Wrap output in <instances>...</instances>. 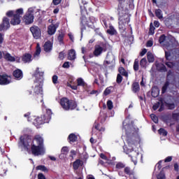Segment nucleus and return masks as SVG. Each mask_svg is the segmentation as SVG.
Masks as SVG:
<instances>
[{
  "label": "nucleus",
  "instance_id": "34",
  "mask_svg": "<svg viewBox=\"0 0 179 179\" xmlns=\"http://www.w3.org/2000/svg\"><path fill=\"white\" fill-rule=\"evenodd\" d=\"M77 86H82L83 87H85V86H86V83H85V80H83V78H78L77 79Z\"/></svg>",
  "mask_w": 179,
  "mask_h": 179
},
{
  "label": "nucleus",
  "instance_id": "38",
  "mask_svg": "<svg viewBox=\"0 0 179 179\" xmlns=\"http://www.w3.org/2000/svg\"><path fill=\"white\" fill-rule=\"evenodd\" d=\"M64 37H65V34H64L63 32L59 34L57 36L58 41H59L61 44H64Z\"/></svg>",
  "mask_w": 179,
  "mask_h": 179
},
{
  "label": "nucleus",
  "instance_id": "31",
  "mask_svg": "<svg viewBox=\"0 0 179 179\" xmlns=\"http://www.w3.org/2000/svg\"><path fill=\"white\" fill-rule=\"evenodd\" d=\"M147 59H148V62H150V63L155 62V56L153 55V54L152 52H148Z\"/></svg>",
  "mask_w": 179,
  "mask_h": 179
},
{
  "label": "nucleus",
  "instance_id": "40",
  "mask_svg": "<svg viewBox=\"0 0 179 179\" xmlns=\"http://www.w3.org/2000/svg\"><path fill=\"white\" fill-rule=\"evenodd\" d=\"M174 78V75L173 74V71L169 70L166 75V80H171Z\"/></svg>",
  "mask_w": 179,
  "mask_h": 179
},
{
  "label": "nucleus",
  "instance_id": "5",
  "mask_svg": "<svg viewBox=\"0 0 179 179\" xmlns=\"http://www.w3.org/2000/svg\"><path fill=\"white\" fill-rule=\"evenodd\" d=\"M34 9L29 8L27 13L23 16L22 20L24 23H33L34 22Z\"/></svg>",
  "mask_w": 179,
  "mask_h": 179
},
{
  "label": "nucleus",
  "instance_id": "32",
  "mask_svg": "<svg viewBox=\"0 0 179 179\" xmlns=\"http://www.w3.org/2000/svg\"><path fill=\"white\" fill-rule=\"evenodd\" d=\"M80 163L82 161L80 159H76L73 164V168L74 170H78L80 167Z\"/></svg>",
  "mask_w": 179,
  "mask_h": 179
},
{
  "label": "nucleus",
  "instance_id": "11",
  "mask_svg": "<svg viewBox=\"0 0 179 179\" xmlns=\"http://www.w3.org/2000/svg\"><path fill=\"white\" fill-rule=\"evenodd\" d=\"M8 78H10V76L7 74L0 75V85L1 86H6V85H9L10 83V80Z\"/></svg>",
  "mask_w": 179,
  "mask_h": 179
},
{
  "label": "nucleus",
  "instance_id": "26",
  "mask_svg": "<svg viewBox=\"0 0 179 179\" xmlns=\"http://www.w3.org/2000/svg\"><path fill=\"white\" fill-rule=\"evenodd\" d=\"M10 27V23H1L0 24V31H5V30H8Z\"/></svg>",
  "mask_w": 179,
  "mask_h": 179
},
{
  "label": "nucleus",
  "instance_id": "50",
  "mask_svg": "<svg viewBox=\"0 0 179 179\" xmlns=\"http://www.w3.org/2000/svg\"><path fill=\"white\" fill-rule=\"evenodd\" d=\"M122 76L121 74H117V78H116V83L120 85V83H122Z\"/></svg>",
  "mask_w": 179,
  "mask_h": 179
},
{
  "label": "nucleus",
  "instance_id": "33",
  "mask_svg": "<svg viewBox=\"0 0 179 179\" xmlns=\"http://www.w3.org/2000/svg\"><path fill=\"white\" fill-rule=\"evenodd\" d=\"M102 52H103V48H101V46H99L95 48L94 51V55H95L96 57H99V55H100V54H101Z\"/></svg>",
  "mask_w": 179,
  "mask_h": 179
},
{
  "label": "nucleus",
  "instance_id": "20",
  "mask_svg": "<svg viewBox=\"0 0 179 179\" xmlns=\"http://www.w3.org/2000/svg\"><path fill=\"white\" fill-rule=\"evenodd\" d=\"M131 90L133 93H138L141 90V87L139 86V83L134 82L131 85Z\"/></svg>",
  "mask_w": 179,
  "mask_h": 179
},
{
  "label": "nucleus",
  "instance_id": "1",
  "mask_svg": "<svg viewBox=\"0 0 179 179\" xmlns=\"http://www.w3.org/2000/svg\"><path fill=\"white\" fill-rule=\"evenodd\" d=\"M31 152L34 156H41V155L45 153V149L44 148V138L41 135L36 134L34 136Z\"/></svg>",
  "mask_w": 179,
  "mask_h": 179
},
{
  "label": "nucleus",
  "instance_id": "17",
  "mask_svg": "<svg viewBox=\"0 0 179 179\" xmlns=\"http://www.w3.org/2000/svg\"><path fill=\"white\" fill-rule=\"evenodd\" d=\"M3 55L4 59H6V61H9L10 62H15V61H16V59L15 58V57L10 55V53L9 52L5 53L3 52Z\"/></svg>",
  "mask_w": 179,
  "mask_h": 179
},
{
  "label": "nucleus",
  "instance_id": "42",
  "mask_svg": "<svg viewBox=\"0 0 179 179\" xmlns=\"http://www.w3.org/2000/svg\"><path fill=\"white\" fill-rule=\"evenodd\" d=\"M158 134H159V135H162V136H167V131H166V129H164V128H160L158 130Z\"/></svg>",
  "mask_w": 179,
  "mask_h": 179
},
{
  "label": "nucleus",
  "instance_id": "53",
  "mask_svg": "<svg viewBox=\"0 0 179 179\" xmlns=\"http://www.w3.org/2000/svg\"><path fill=\"white\" fill-rule=\"evenodd\" d=\"M170 57H171V52H167L165 50V58L166 61H171V59H170Z\"/></svg>",
  "mask_w": 179,
  "mask_h": 179
},
{
  "label": "nucleus",
  "instance_id": "3",
  "mask_svg": "<svg viewBox=\"0 0 179 179\" xmlns=\"http://www.w3.org/2000/svg\"><path fill=\"white\" fill-rule=\"evenodd\" d=\"M60 106L66 111H69V110H75L78 107V103L73 100H69L68 98L64 97L60 100Z\"/></svg>",
  "mask_w": 179,
  "mask_h": 179
},
{
  "label": "nucleus",
  "instance_id": "51",
  "mask_svg": "<svg viewBox=\"0 0 179 179\" xmlns=\"http://www.w3.org/2000/svg\"><path fill=\"white\" fill-rule=\"evenodd\" d=\"M52 83L54 85H57V84L59 83V82L58 81V76H57V75H54L52 76Z\"/></svg>",
  "mask_w": 179,
  "mask_h": 179
},
{
  "label": "nucleus",
  "instance_id": "15",
  "mask_svg": "<svg viewBox=\"0 0 179 179\" xmlns=\"http://www.w3.org/2000/svg\"><path fill=\"white\" fill-rule=\"evenodd\" d=\"M57 28L58 25L51 24L48 27V34H49V36H54L57 31Z\"/></svg>",
  "mask_w": 179,
  "mask_h": 179
},
{
  "label": "nucleus",
  "instance_id": "64",
  "mask_svg": "<svg viewBox=\"0 0 179 179\" xmlns=\"http://www.w3.org/2000/svg\"><path fill=\"white\" fill-rule=\"evenodd\" d=\"M38 179H45V176L43 173L38 174Z\"/></svg>",
  "mask_w": 179,
  "mask_h": 179
},
{
  "label": "nucleus",
  "instance_id": "62",
  "mask_svg": "<svg viewBox=\"0 0 179 179\" xmlns=\"http://www.w3.org/2000/svg\"><path fill=\"white\" fill-rule=\"evenodd\" d=\"M70 66L69 65V62H65L63 65H62V67L63 68H66V69H69Z\"/></svg>",
  "mask_w": 179,
  "mask_h": 179
},
{
  "label": "nucleus",
  "instance_id": "18",
  "mask_svg": "<svg viewBox=\"0 0 179 179\" xmlns=\"http://www.w3.org/2000/svg\"><path fill=\"white\" fill-rule=\"evenodd\" d=\"M93 128H94V129H96V131H99V132H104V131H106V128L103 127V124L97 122H94Z\"/></svg>",
  "mask_w": 179,
  "mask_h": 179
},
{
  "label": "nucleus",
  "instance_id": "47",
  "mask_svg": "<svg viewBox=\"0 0 179 179\" xmlns=\"http://www.w3.org/2000/svg\"><path fill=\"white\" fill-rule=\"evenodd\" d=\"M108 109L113 110L114 108V105L113 104V101L108 100L106 103Z\"/></svg>",
  "mask_w": 179,
  "mask_h": 179
},
{
  "label": "nucleus",
  "instance_id": "49",
  "mask_svg": "<svg viewBox=\"0 0 179 179\" xmlns=\"http://www.w3.org/2000/svg\"><path fill=\"white\" fill-rule=\"evenodd\" d=\"M165 65H166V66H167L168 68L173 69V67L176 66V63L171 62H165Z\"/></svg>",
  "mask_w": 179,
  "mask_h": 179
},
{
  "label": "nucleus",
  "instance_id": "2",
  "mask_svg": "<svg viewBox=\"0 0 179 179\" xmlns=\"http://www.w3.org/2000/svg\"><path fill=\"white\" fill-rule=\"evenodd\" d=\"M24 11L23 8H18L15 11V10H8L6 12V15L8 17H12L10 23H20L21 20L20 17H22V15H23Z\"/></svg>",
  "mask_w": 179,
  "mask_h": 179
},
{
  "label": "nucleus",
  "instance_id": "27",
  "mask_svg": "<svg viewBox=\"0 0 179 179\" xmlns=\"http://www.w3.org/2000/svg\"><path fill=\"white\" fill-rule=\"evenodd\" d=\"M119 20H120V22H122V23H129L130 22L129 15H128V14H126L123 17H120L119 18Z\"/></svg>",
  "mask_w": 179,
  "mask_h": 179
},
{
  "label": "nucleus",
  "instance_id": "29",
  "mask_svg": "<svg viewBox=\"0 0 179 179\" xmlns=\"http://www.w3.org/2000/svg\"><path fill=\"white\" fill-rule=\"evenodd\" d=\"M107 33L110 36H114L117 34V31L115 30V29H114V27H113V25H110L109 29H107Z\"/></svg>",
  "mask_w": 179,
  "mask_h": 179
},
{
  "label": "nucleus",
  "instance_id": "25",
  "mask_svg": "<svg viewBox=\"0 0 179 179\" xmlns=\"http://www.w3.org/2000/svg\"><path fill=\"white\" fill-rule=\"evenodd\" d=\"M169 86H170V80H166V81L165 82L164 85H163L162 88V94H164V93H166V92H167V89H169Z\"/></svg>",
  "mask_w": 179,
  "mask_h": 179
},
{
  "label": "nucleus",
  "instance_id": "48",
  "mask_svg": "<svg viewBox=\"0 0 179 179\" xmlns=\"http://www.w3.org/2000/svg\"><path fill=\"white\" fill-rule=\"evenodd\" d=\"M166 35H164V34L161 35L159 38V44H163V43H164V41H166Z\"/></svg>",
  "mask_w": 179,
  "mask_h": 179
},
{
  "label": "nucleus",
  "instance_id": "10",
  "mask_svg": "<svg viewBox=\"0 0 179 179\" xmlns=\"http://www.w3.org/2000/svg\"><path fill=\"white\" fill-rule=\"evenodd\" d=\"M38 85H36L34 89V96L43 94V81H39Z\"/></svg>",
  "mask_w": 179,
  "mask_h": 179
},
{
  "label": "nucleus",
  "instance_id": "60",
  "mask_svg": "<svg viewBox=\"0 0 179 179\" xmlns=\"http://www.w3.org/2000/svg\"><path fill=\"white\" fill-rule=\"evenodd\" d=\"M110 93H111V90L109 88H106L104 92H103V94L105 96H108V94H110Z\"/></svg>",
  "mask_w": 179,
  "mask_h": 179
},
{
  "label": "nucleus",
  "instance_id": "4",
  "mask_svg": "<svg viewBox=\"0 0 179 179\" xmlns=\"http://www.w3.org/2000/svg\"><path fill=\"white\" fill-rule=\"evenodd\" d=\"M20 143L22 145V147L24 148V150L26 152H29L30 149H31L33 140L31 139V136H27L25 138L23 137H20Z\"/></svg>",
  "mask_w": 179,
  "mask_h": 179
},
{
  "label": "nucleus",
  "instance_id": "46",
  "mask_svg": "<svg viewBox=\"0 0 179 179\" xmlns=\"http://www.w3.org/2000/svg\"><path fill=\"white\" fill-rule=\"evenodd\" d=\"M125 164L122 162H118L116 166L115 169H117V170H121V169H124Z\"/></svg>",
  "mask_w": 179,
  "mask_h": 179
},
{
  "label": "nucleus",
  "instance_id": "45",
  "mask_svg": "<svg viewBox=\"0 0 179 179\" xmlns=\"http://www.w3.org/2000/svg\"><path fill=\"white\" fill-rule=\"evenodd\" d=\"M150 117L153 122H155V124L159 123V117H157L156 115L152 113L150 115Z\"/></svg>",
  "mask_w": 179,
  "mask_h": 179
},
{
  "label": "nucleus",
  "instance_id": "58",
  "mask_svg": "<svg viewBox=\"0 0 179 179\" xmlns=\"http://www.w3.org/2000/svg\"><path fill=\"white\" fill-rule=\"evenodd\" d=\"M86 25L87 26V24H81V35L83 34V31L86 30Z\"/></svg>",
  "mask_w": 179,
  "mask_h": 179
},
{
  "label": "nucleus",
  "instance_id": "52",
  "mask_svg": "<svg viewBox=\"0 0 179 179\" xmlns=\"http://www.w3.org/2000/svg\"><path fill=\"white\" fill-rule=\"evenodd\" d=\"M126 142L129 145H135V141H133L130 137H127Z\"/></svg>",
  "mask_w": 179,
  "mask_h": 179
},
{
  "label": "nucleus",
  "instance_id": "41",
  "mask_svg": "<svg viewBox=\"0 0 179 179\" xmlns=\"http://www.w3.org/2000/svg\"><path fill=\"white\" fill-rule=\"evenodd\" d=\"M147 64H148V60H146V58H143L140 61V66L141 68H145Z\"/></svg>",
  "mask_w": 179,
  "mask_h": 179
},
{
  "label": "nucleus",
  "instance_id": "43",
  "mask_svg": "<svg viewBox=\"0 0 179 179\" xmlns=\"http://www.w3.org/2000/svg\"><path fill=\"white\" fill-rule=\"evenodd\" d=\"M36 170H40L41 171H44L45 173L48 171V169H47V167L44 165H39L36 166Z\"/></svg>",
  "mask_w": 179,
  "mask_h": 179
},
{
  "label": "nucleus",
  "instance_id": "57",
  "mask_svg": "<svg viewBox=\"0 0 179 179\" xmlns=\"http://www.w3.org/2000/svg\"><path fill=\"white\" fill-rule=\"evenodd\" d=\"M59 58L62 60L64 58H65V52L64 51H62L59 53Z\"/></svg>",
  "mask_w": 179,
  "mask_h": 179
},
{
  "label": "nucleus",
  "instance_id": "39",
  "mask_svg": "<svg viewBox=\"0 0 179 179\" xmlns=\"http://www.w3.org/2000/svg\"><path fill=\"white\" fill-rule=\"evenodd\" d=\"M155 26H153V23H150V29H149V32L148 34L150 36H153V34H155Z\"/></svg>",
  "mask_w": 179,
  "mask_h": 179
},
{
  "label": "nucleus",
  "instance_id": "12",
  "mask_svg": "<svg viewBox=\"0 0 179 179\" xmlns=\"http://www.w3.org/2000/svg\"><path fill=\"white\" fill-rule=\"evenodd\" d=\"M174 98L173 96H169V99L165 101V106L167 107L168 110H174L176 108V103H174Z\"/></svg>",
  "mask_w": 179,
  "mask_h": 179
},
{
  "label": "nucleus",
  "instance_id": "22",
  "mask_svg": "<svg viewBox=\"0 0 179 179\" xmlns=\"http://www.w3.org/2000/svg\"><path fill=\"white\" fill-rule=\"evenodd\" d=\"M156 66L159 72H167V67L164 64L158 63Z\"/></svg>",
  "mask_w": 179,
  "mask_h": 179
},
{
  "label": "nucleus",
  "instance_id": "9",
  "mask_svg": "<svg viewBox=\"0 0 179 179\" xmlns=\"http://www.w3.org/2000/svg\"><path fill=\"white\" fill-rule=\"evenodd\" d=\"M34 76L36 78L35 83H44V72L40 71V68H36Z\"/></svg>",
  "mask_w": 179,
  "mask_h": 179
},
{
  "label": "nucleus",
  "instance_id": "6",
  "mask_svg": "<svg viewBox=\"0 0 179 179\" xmlns=\"http://www.w3.org/2000/svg\"><path fill=\"white\" fill-rule=\"evenodd\" d=\"M48 122H50V117H47L45 115L37 117L34 120V124L36 127H39V125H43V124H47Z\"/></svg>",
  "mask_w": 179,
  "mask_h": 179
},
{
  "label": "nucleus",
  "instance_id": "8",
  "mask_svg": "<svg viewBox=\"0 0 179 179\" xmlns=\"http://www.w3.org/2000/svg\"><path fill=\"white\" fill-rule=\"evenodd\" d=\"M30 31L31 32L34 38L36 40H38V38H41V29L38 27L34 26L30 27Z\"/></svg>",
  "mask_w": 179,
  "mask_h": 179
},
{
  "label": "nucleus",
  "instance_id": "44",
  "mask_svg": "<svg viewBox=\"0 0 179 179\" xmlns=\"http://www.w3.org/2000/svg\"><path fill=\"white\" fill-rule=\"evenodd\" d=\"M151 96L152 97L156 98L159 96V90L155 89L152 90L151 92Z\"/></svg>",
  "mask_w": 179,
  "mask_h": 179
},
{
  "label": "nucleus",
  "instance_id": "23",
  "mask_svg": "<svg viewBox=\"0 0 179 179\" xmlns=\"http://www.w3.org/2000/svg\"><path fill=\"white\" fill-rule=\"evenodd\" d=\"M170 166H167L162 168L160 173L157 176V179H166V175L164 174V169H169Z\"/></svg>",
  "mask_w": 179,
  "mask_h": 179
},
{
  "label": "nucleus",
  "instance_id": "24",
  "mask_svg": "<svg viewBox=\"0 0 179 179\" xmlns=\"http://www.w3.org/2000/svg\"><path fill=\"white\" fill-rule=\"evenodd\" d=\"M118 72L119 74L121 75L122 76H125V78H128V71H127V70H125V69L124 67H120L118 69Z\"/></svg>",
  "mask_w": 179,
  "mask_h": 179
},
{
  "label": "nucleus",
  "instance_id": "54",
  "mask_svg": "<svg viewBox=\"0 0 179 179\" xmlns=\"http://www.w3.org/2000/svg\"><path fill=\"white\" fill-rule=\"evenodd\" d=\"M119 29L120 30H122V31H125V30H127V28L125 27V24L119 23Z\"/></svg>",
  "mask_w": 179,
  "mask_h": 179
},
{
  "label": "nucleus",
  "instance_id": "13",
  "mask_svg": "<svg viewBox=\"0 0 179 179\" xmlns=\"http://www.w3.org/2000/svg\"><path fill=\"white\" fill-rule=\"evenodd\" d=\"M13 76L16 80H20L21 79H23V71L17 69L13 72Z\"/></svg>",
  "mask_w": 179,
  "mask_h": 179
},
{
  "label": "nucleus",
  "instance_id": "28",
  "mask_svg": "<svg viewBox=\"0 0 179 179\" xmlns=\"http://www.w3.org/2000/svg\"><path fill=\"white\" fill-rule=\"evenodd\" d=\"M40 54H41V47H40V43H37L36 48V51L34 54V58H36V57H39Z\"/></svg>",
  "mask_w": 179,
  "mask_h": 179
},
{
  "label": "nucleus",
  "instance_id": "59",
  "mask_svg": "<svg viewBox=\"0 0 179 179\" xmlns=\"http://www.w3.org/2000/svg\"><path fill=\"white\" fill-rule=\"evenodd\" d=\"M69 152V150L68 149V147H63L62 148L61 152L63 154L68 153Z\"/></svg>",
  "mask_w": 179,
  "mask_h": 179
},
{
  "label": "nucleus",
  "instance_id": "61",
  "mask_svg": "<svg viewBox=\"0 0 179 179\" xmlns=\"http://www.w3.org/2000/svg\"><path fill=\"white\" fill-rule=\"evenodd\" d=\"M67 86L69 87H71V89H72L73 90H78V85H72L68 83Z\"/></svg>",
  "mask_w": 179,
  "mask_h": 179
},
{
  "label": "nucleus",
  "instance_id": "21",
  "mask_svg": "<svg viewBox=\"0 0 179 179\" xmlns=\"http://www.w3.org/2000/svg\"><path fill=\"white\" fill-rule=\"evenodd\" d=\"M68 141L69 143H75L78 141V136L73 133L70 134L68 136Z\"/></svg>",
  "mask_w": 179,
  "mask_h": 179
},
{
  "label": "nucleus",
  "instance_id": "14",
  "mask_svg": "<svg viewBox=\"0 0 179 179\" xmlns=\"http://www.w3.org/2000/svg\"><path fill=\"white\" fill-rule=\"evenodd\" d=\"M33 56L30 53H25L22 56V61L24 64H29L33 61Z\"/></svg>",
  "mask_w": 179,
  "mask_h": 179
},
{
  "label": "nucleus",
  "instance_id": "30",
  "mask_svg": "<svg viewBox=\"0 0 179 179\" xmlns=\"http://www.w3.org/2000/svg\"><path fill=\"white\" fill-rule=\"evenodd\" d=\"M159 103H160V105L158 111H159V113H162V111L164 110V104H166V101H164V99H163V98H160Z\"/></svg>",
  "mask_w": 179,
  "mask_h": 179
},
{
  "label": "nucleus",
  "instance_id": "7",
  "mask_svg": "<svg viewBox=\"0 0 179 179\" xmlns=\"http://www.w3.org/2000/svg\"><path fill=\"white\" fill-rule=\"evenodd\" d=\"M105 68L108 66L109 68H114L115 66V56L114 55H108L106 56V60L103 62Z\"/></svg>",
  "mask_w": 179,
  "mask_h": 179
},
{
  "label": "nucleus",
  "instance_id": "35",
  "mask_svg": "<svg viewBox=\"0 0 179 179\" xmlns=\"http://www.w3.org/2000/svg\"><path fill=\"white\" fill-rule=\"evenodd\" d=\"M133 69H134V71H135V72H137V71H139V60H138V59H136L134 60Z\"/></svg>",
  "mask_w": 179,
  "mask_h": 179
},
{
  "label": "nucleus",
  "instance_id": "16",
  "mask_svg": "<svg viewBox=\"0 0 179 179\" xmlns=\"http://www.w3.org/2000/svg\"><path fill=\"white\" fill-rule=\"evenodd\" d=\"M43 49L45 52H51L52 50V43L50 41H46L43 45Z\"/></svg>",
  "mask_w": 179,
  "mask_h": 179
},
{
  "label": "nucleus",
  "instance_id": "37",
  "mask_svg": "<svg viewBox=\"0 0 179 179\" xmlns=\"http://www.w3.org/2000/svg\"><path fill=\"white\" fill-rule=\"evenodd\" d=\"M155 16L158 17V19H163V12L160 9L155 10Z\"/></svg>",
  "mask_w": 179,
  "mask_h": 179
},
{
  "label": "nucleus",
  "instance_id": "56",
  "mask_svg": "<svg viewBox=\"0 0 179 179\" xmlns=\"http://www.w3.org/2000/svg\"><path fill=\"white\" fill-rule=\"evenodd\" d=\"M70 155H69V157H71V159H73V156H76V151H75V150H71L70 151Z\"/></svg>",
  "mask_w": 179,
  "mask_h": 179
},
{
  "label": "nucleus",
  "instance_id": "19",
  "mask_svg": "<svg viewBox=\"0 0 179 179\" xmlns=\"http://www.w3.org/2000/svg\"><path fill=\"white\" fill-rule=\"evenodd\" d=\"M68 59H69V61H74V59H76V52L74 49L69 50Z\"/></svg>",
  "mask_w": 179,
  "mask_h": 179
},
{
  "label": "nucleus",
  "instance_id": "55",
  "mask_svg": "<svg viewBox=\"0 0 179 179\" xmlns=\"http://www.w3.org/2000/svg\"><path fill=\"white\" fill-rule=\"evenodd\" d=\"M159 107H160V102L158 101L155 105H153L152 109L154 110V111H156V110H157Z\"/></svg>",
  "mask_w": 179,
  "mask_h": 179
},
{
  "label": "nucleus",
  "instance_id": "63",
  "mask_svg": "<svg viewBox=\"0 0 179 179\" xmlns=\"http://www.w3.org/2000/svg\"><path fill=\"white\" fill-rule=\"evenodd\" d=\"M153 45L152 41H148L146 43V47H152Z\"/></svg>",
  "mask_w": 179,
  "mask_h": 179
},
{
  "label": "nucleus",
  "instance_id": "36",
  "mask_svg": "<svg viewBox=\"0 0 179 179\" xmlns=\"http://www.w3.org/2000/svg\"><path fill=\"white\" fill-rule=\"evenodd\" d=\"M124 173H125L127 176H134V171L131 170V168L128 166L124 168Z\"/></svg>",
  "mask_w": 179,
  "mask_h": 179
}]
</instances>
